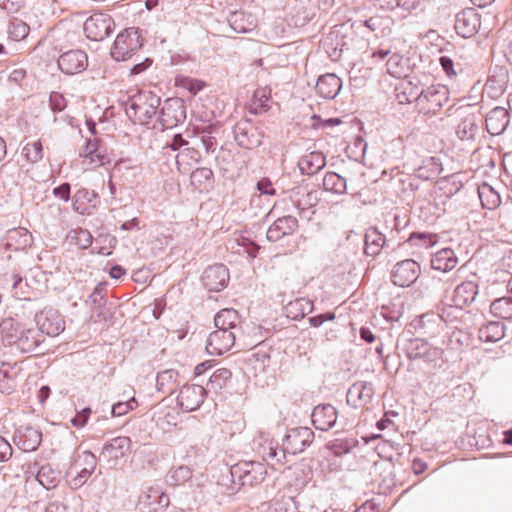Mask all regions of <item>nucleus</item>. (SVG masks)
Masks as SVG:
<instances>
[{
	"instance_id": "7ed1b4c3",
	"label": "nucleus",
	"mask_w": 512,
	"mask_h": 512,
	"mask_svg": "<svg viewBox=\"0 0 512 512\" xmlns=\"http://www.w3.org/2000/svg\"><path fill=\"white\" fill-rule=\"evenodd\" d=\"M398 347L408 359L422 360L432 373L443 370L445 367L446 359L443 349L431 345L422 338L407 337V334L403 333L398 339Z\"/></svg>"
},
{
	"instance_id": "c85d7f7f",
	"label": "nucleus",
	"mask_w": 512,
	"mask_h": 512,
	"mask_svg": "<svg viewBox=\"0 0 512 512\" xmlns=\"http://www.w3.org/2000/svg\"><path fill=\"white\" fill-rule=\"evenodd\" d=\"M97 194L87 188L78 189L72 197V208L79 214H91L96 207Z\"/></svg>"
},
{
	"instance_id": "412c9836",
	"label": "nucleus",
	"mask_w": 512,
	"mask_h": 512,
	"mask_svg": "<svg viewBox=\"0 0 512 512\" xmlns=\"http://www.w3.org/2000/svg\"><path fill=\"white\" fill-rule=\"evenodd\" d=\"M338 418L336 408L331 404H319L314 407L311 420L317 430L328 431L335 426Z\"/></svg>"
},
{
	"instance_id": "c9c22d12",
	"label": "nucleus",
	"mask_w": 512,
	"mask_h": 512,
	"mask_svg": "<svg viewBox=\"0 0 512 512\" xmlns=\"http://www.w3.org/2000/svg\"><path fill=\"white\" fill-rule=\"evenodd\" d=\"M313 302L307 298H298L291 301L286 306L288 317L297 320L304 318L313 311Z\"/></svg>"
},
{
	"instance_id": "ea45409f",
	"label": "nucleus",
	"mask_w": 512,
	"mask_h": 512,
	"mask_svg": "<svg viewBox=\"0 0 512 512\" xmlns=\"http://www.w3.org/2000/svg\"><path fill=\"white\" fill-rule=\"evenodd\" d=\"M178 372L173 369L161 371L157 374L156 388L166 394H172L176 388Z\"/></svg>"
},
{
	"instance_id": "2eb2a0df",
	"label": "nucleus",
	"mask_w": 512,
	"mask_h": 512,
	"mask_svg": "<svg viewBox=\"0 0 512 512\" xmlns=\"http://www.w3.org/2000/svg\"><path fill=\"white\" fill-rule=\"evenodd\" d=\"M58 67L66 75H75L86 70L88 56L80 49L69 50L58 58Z\"/></svg>"
},
{
	"instance_id": "6e6d98bb",
	"label": "nucleus",
	"mask_w": 512,
	"mask_h": 512,
	"mask_svg": "<svg viewBox=\"0 0 512 512\" xmlns=\"http://www.w3.org/2000/svg\"><path fill=\"white\" fill-rule=\"evenodd\" d=\"M386 67L387 72L395 78H401L405 76L403 59L397 54H393L391 57H389L386 63Z\"/></svg>"
},
{
	"instance_id": "473e14b6",
	"label": "nucleus",
	"mask_w": 512,
	"mask_h": 512,
	"mask_svg": "<svg viewBox=\"0 0 512 512\" xmlns=\"http://www.w3.org/2000/svg\"><path fill=\"white\" fill-rule=\"evenodd\" d=\"M386 244V237L375 227H370L366 230L364 236V252L368 256H377L384 245Z\"/></svg>"
},
{
	"instance_id": "a19ab883",
	"label": "nucleus",
	"mask_w": 512,
	"mask_h": 512,
	"mask_svg": "<svg viewBox=\"0 0 512 512\" xmlns=\"http://www.w3.org/2000/svg\"><path fill=\"white\" fill-rule=\"evenodd\" d=\"M36 480L45 489L50 490L55 488L59 482V471L50 464L42 465L37 471Z\"/></svg>"
},
{
	"instance_id": "4468645a",
	"label": "nucleus",
	"mask_w": 512,
	"mask_h": 512,
	"mask_svg": "<svg viewBox=\"0 0 512 512\" xmlns=\"http://www.w3.org/2000/svg\"><path fill=\"white\" fill-rule=\"evenodd\" d=\"M419 274V264L412 259H406L394 266L391 272V280L397 286L408 287L418 279Z\"/></svg>"
},
{
	"instance_id": "dca6fc26",
	"label": "nucleus",
	"mask_w": 512,
	"mask_h": 512,
	"mask_svg": "<svg viewBox=\"0 0 512 512\" xmlns=\"http://www.w3.org/2000/svg\"><path fill=\"white\" fill-rule=\"evenodd\" d=\"M206 396V389L201 385H184L178 394L177 403L184 412L197 410Z\"/></svg>"
},
{
	"instance_id": "774afa93",
	"label": "nucleus",
	"mask_w": 512,
	"mask_h": 512,
	"mask_svg": "<svg viewBox=\"0 0 512 512\" xmlns=\"http://www.w3.org/2000/svg\"><path fill=\"white\" fill-rule=\"evenodd\" d=\"M90 414H91L90 408L86 407V408L82 409L80 412H78L75 415V417H73L71 419L72 425L77 428L83 427L87 423Z\"/></svg>"
},
{
	"instance_id": "cd10ccee",
	"label": "nucleus",
	"mask_w": 512,
	"mask_h": 512,
	"mask_svg": "<svg viewBox=\"0 0 512 512\" xmlns=\"http://www.w3.org/2000/svg\"><path fill=\"white\" fill-rule=\"evenodd\" d=\"M230 28L236 33H248L257 26L256 18L245 11L230 12L227 17Z\"/></svg>"
},
{
	"instance_id": "58836bf2",
	"label": "nucleus",
	"mask_w": 512,
	"mask_h": 512,
	"mask_svg": "<svg viewBox=\"0 0 512 512\" xmlns=\"http://www.w3.org/2000/svg\"><path fill=\"white\" fill-rule=\"evenodd\" d=\"M323 188L327 192L343 195L347 191V180L335 172H327L323 178Z\"/></svg>"
},
{
	"instance_id": "20e7f679",
	"label": "nucleus",
	"mask_w": 512,
	"mask_h": 512,
	"mask_svg": "<svg viewBox=\"0 0 512 512\" xmlns=\"http://www.w3.org/2000/svg\"><path fill=\"white\" fill-rule=\"evenodd\" d=\"M161 98L152 91H139L126 104V114L134 122L148 124L156 115Z\"/></svg>"
},
{
	"instance_id": "72a5a7b5",
	"label": "nucleus",
	"mask_w": 512,
	"mask_h": 512,
	"mask_svg": "<svg viewBox=\"0 0 512 512\" xmlns=\"http://www.w3.org/2000/svg\"><path fill=\"white\" fill-rule=\"evenodd\" d=\"M457 263L458 259L450 248H443L437 251L431 258V267L442 272L454 269Z\"/></svg>"
},
{
	"instance_id": "f704fd0d",
	"label": "nucleus",
	"mask_w": 512,
	"mask_h": 512,
	"mask_svg": "<svg viewBox=\"0 0 512 512\" xmlns=\"http://www.w3.org/2000/svg\"><path fill=\"white\" fill-rule=\"evenodd\" d=\"M479 339L485 342H497L504 335V325L498 321H491L481 326L478 331Z\"/></svg>"
},
{
	"instance_id": "ddd939ff",
	"label": "nucleus",
	"mask_w": 512,
	"mask_h": 512,
	"mask_svg": "<svg viewBox=\"0 0 512 512\" xmlns=\"http://www.w3.org/2000/svg\"><path fill=\"white\" fill-rule=\"evenodd\" d=\"M234 331L214 330L211 332L206 341V351L210 355L219 356L229 351L236 340L240 338Z\"/></svg>"
},
{
	"instance_id": "a18cd8bd",
	"label": "nucleus",
	"mask_w": 512,
	"mask_h": 512,
	"mask_svg": "<svg viewBox=\"0 0 512 512\" xmlns=\"http://www.w3.org/2000/svg\"><path fill=\"white\" fill-rule=\"evenodd\" d=\"M30 28L26 22L18 18H12L9 21L8 33L9 36L16 41L23 40L29 34Z\"/></svg>"
},
{
	"instance_id": "aec40b11",
	"label": "nucleus",
	"mask_w": 512,
	"mask_h": 512,
	"mask_svg": "<svg viewBox=\"0 0 512 512\" xmlns=\"http://www.w3.org/2000/svg\"><path fill=\"white\" fill-rule=\"evenodd\" d=\"M13 441L24 452L35 451L41 444L42 434L36 428L25 425L15 431Z\"/></svg>"
},
{
	"instance_id": "9b49d317",
	"label": "nucleus",
	"mask_w": 512,
	"mask_h": 512,
	"mask_svg": "<svg viewBox=\"0 0 512 512\" xmlns=\"http://www.w3.org/2000/svg\"><path fill=\"white\" fill-rule=\"evenodd\" d=\"M186 119L184 103L179 98L165 100L159 115V121L165 129L173 128Z\"/></svg>"
},
{
	"instance_id": "37998d69",
	"label": "nucleus",
	"mask_w": 512,
	"mask_h": 512,
	"mask_svg": "<svg viewBox=\"0 0 512 512\" xmlns=\"http://www.w3.org/2000/svg\"><path fill=\"white\" fill-rule=\"evenodd\" d=\"M490 312L498 318L512 319V298L501 297L490 305Z\"/></svg>"
},
{
	"instance_id": "338daca9",
	"label": "nucleus",
	"mask_w": 512,
	"mask_h": 512,
	"mask_svg": "<svg viewBox=\"0 0 512 512\" xmlns=\"http://www.w3.org/2000/svg\"><path fill=\"white\" fill-rule=\"evenodd\" d=\"M189 145V141L184 138L182 134H175L170 142H167L166 146L174 151L180 152L183 148Z\"/></svg>"
},
{
	"instance_id": "9d476101",
	"label": "nucleus",
	"mask_w": 512,
	"mask_h": 512,
	"mask_svg": "<svg viewBox=\"0 0 512 512\" xmlns=\"http://www.w3.org/2000/svg\"><path fill=\"white\" fill-rule=\"evenodd\" d=\"M37 329L44 334L55 337L65 329V321L59 311L52 307H46L35 315Z\"/></svg>"
},
{
	"instance_id": "6ab92c4d",
	"label": "nucleus",
	"mask_w": 512,
	"mask_h": 512,
	"mask_svg": "<svg viewBox=\"0 0 512 512\" xmlns=\"http://www.w3.org/2000/svg\"><path fill=\"white\" fill-rule=\"evenodd\" d=\"M232 476L238 475L242 485H254L264 480L266 470L261 463L245 462L231 469Z\"/></svg>"
},
{
	"instance_id": "4be33fe9",
	"label": "nucleus",
	"mask_w": 512,
	"mask_h": 512,
	"mask_svg": "<svg viewBox=\"0 0 512 512\" xmlns=\"http://www.w3.org/2000/svg\"><path fill=\"white\" fill-rule=\"evenodd\" d=\"M374 395L373 384L366 381L355 382L346 395L347 403L355 408L364 407L371 402Z\"/></svg>"
},
{
	"instance_id": "f8f14e48",
	"label": "nucleus",
	"mask_w": 512,
	"mask_h": 512,
	"mask_svg": "<svg viewBox=\"0 0 512 512\" xmlns=\"http://www.w3.org/2000/svg\"><path fill=\"white\" fill-rule=\"evenodd\" d=\"M168 505L169 497L157 487H148L139 496L141 512H165Z\"/></svg>"
},
{
	"instance_id": "5fc2aeb1",
	"label": "nucleus",
	"mask_w": 512,
	"mask_h": 512,
	"mask_svg": "<svg viewBox=\"0 0 512 512\" xmlns=\"http://www.w3.org/2000/svg\"><path fill=\"white\" fill-rule=\"evenodd\" d=\"M411 245H416L423 248H429L433 246L437 240L436 235L429 233H412L407 239Z\"/></svg>"
},
{
	"instance_id": "e433bc0d",
	"label": "nucleus",
	"mask_w": 512,
	"mask_h": 512,
	"mask_svg": "<svg viewBox=\"0 0 512 512\" xmlns=\"http://www.w3.org/2000/svg\"><path fill=\"white\" fill-rule=\"evenodd\" d=\"M478 196L482 207L488 210L496 209L501 203L499 193L488 183H483L478 187Z\"/></svg>"
},
{
	"instance_id": "4c0bfd02",
	"label": "nucleus",
	"mask_w": 512,
	"mask_h": 512,
	"mask_svg": "<svg viewBox=\"0 0 512 512\" xmlns=\"http://www.w3.org/2000/svg\"><path fill=\"white\" fill-rule=\"evenodd\" d=\"M190 180L195 189L208 190L213 185V171L207 167L197 168L191 173Z\"/></svg>"
},
{
	"instance_id": "0eeeda50",
	"label": "nucleus",
	"mask_w": 512,
	"mask_h": 512,
	"mask_svg": "<svg viewBox=\"0 0 512 512\" xmlns=\"http://www.w3.org/2000/svg\"><path fill=\"white\" fill-rule=\"evenodd\" d=\"M233 133L237 144L245 149H253L260 146L264 138L262 126L249 119L237 122Z\"/></svg>"
},
{
	"instance_id": "8fccbe9b",
	"label": "nucleus",
	"mask_w": 512,
	"mask_h": 512,
	"mask_svg": "<svg viewBox=\"0 0 512 512\" xmlns=\"http://www.w3.org/2000/svg\"><path fill=\"white\" fill-rule=\"evenodd\" d=\"M200 158H201L200 152L196 148L190 147L188 145L187 147L180 150V152H178V154L176 156V163L179 166H181V165L190 166L193 163L198 162L200 160Z\"/></svg>"
},
{
	"instance_id": "052dcab7",
	"label": "nucleus",
	"mask_w": 512,
	"mask_h": 512,
	"mask_svg": "<svg viewBox=\"0 0 512 512\" xmlns=\"http://www.w3.org/2000/svg\"><path fill=\"white\" fill-rule=\"evenodd\" d=\"M70 236L75 243L82 249L88 248L92 244V235L88 230L78 229L70 232Z\"/></svg>"
},
{
	"instance_id": "b1692460",
	"label": "nucleus",
	"mask_w": 512,
	"mask_h": 512,
	"mask_svg": "<svg viewBox=\"0 0 512 512\" xmlns=\"http://www.w3.org/2000/svg\"><path fill=\"white\" fill-rule=\"evenodd\" d=\"M298 228V220L290 215L279 217L267 230V239L276 242L285 236L292 235Z\"/></svg>"
},
{
	"instance_id": "f257e3e1",
	"label": "nucleus",
	"mask_w": 512,
	"mask_h": 512,
	"mask_svg": "<svg viewBox=\"0 0 512 512\" xmlns=\"http://www.w3.org/2000/svg\"><path fill=\"white\" fill-rule=\"evenodd\" d=\"M0 333L5 345L21 353H44L45 336L37 328L26 327L12 317L0 322Z\"/></svg>"
},
{
	"instance_id": "680f3d73",
	"label": "nucleus",
	"mask_w": 512,
	"mask_h": 512,
	"mask_svg": "<svg viewBox=\"0 0 512 512\" xmlns=\"http://www.w3.org/2000/svg\"><path fill=\"white\" fill-rule=\"evenodd\" d=\"M269 355L266 352L260 350L253 352L248 358V363L254 365L255 369L264 370L269 362Z\"/></svg>"
},
{
	"instance_id": "2f4dec72",
	"label": "nucleus",
	"mask_w": 512,
	"mask_h": 512,
	"mask_svg": "<svg viewBox=\"0 0 512 512\" xmlns=\"http://www.w3.org/2000/svg\"><path fill=\"white\" fill-rule=\"evenodd\" d=\"M32 235L25 228H14L7 232L5 247L10 250H23L31 244Z\"/></svg>"
},
{
	"instance_id": "864d4df0",
	"label": "nucleus",
	"mask_w": 512,
	"mask_h": 512,
	"mask_svg": "<svg viewBox=\"0 0 512 512\" xmlns=\"http://www.w3.org/2000/svg\"><path fill=\"white\" fill-rule=\"evenodd\" d=\"M317 192L309 191L304 194L297 200H295V204L299 210L300 215L304 214L307 210L314 207L318 202Z\"/></svg>"
},
{
	"instance_id": "13d9d810",
	"label": "nucleus",
	"mask_w": 512,
	"mask_h": 512,
	"mask_svg": "<svg viewBox=\"0 0 512 512\" xmlns=\"http://www.w3.org/2000/svg\"><path fill=\"white\" fill-rule=\"evenodd\" d=\"M138 406L137 400L132 397L127 401H120L112 406L111 414L114 417H119L127 414L129 411L135 409Z\"/></svg>"
},
{
	"instance_id": "c756f323",
	"label": "nucleus",
	"mask_w": 512,
	"mask_h": 512,
	"mask_svg": "<svg viewBox=\"0 0 512 512\" xmlns=\"http://www.w3.org/2000/svg\"><path fill=\"white\" fill-rule=\"evenodd\" d=\"M341 87V79L333 73H327L319 77L316 92L325 99H333L338 95Z\"/></svg>"
},
{
	"instance_id": "a211bd4d",
	"label": "nucleus",
	"mask_w": 512,
	"mask_h": 512,
	"mask_svg": "<svg viewBox=\"0 0 512 512\" xmlns=\"http://www.w3.org/2000/svg\"><path fill=\"white\" fill-rule=\"evenodd\" d=\"M229 278L227 267L223 264H215L204 270L201 279L206 289L218 292L227 286Z\"/></svg>"
},
{
	"instance_id": "bb28decb",
	"label": "nucleus",
	"mask_w": 512,
	"mask_h": 512,
	"mask_svg": "<svg viewBox=\"0 0 512 512\" xmlns=\"http://www.w3.org/2000/svg\"><path fill=\"white\" fill-rule=\"evenodd\" d=\"M485 123L488 133L500 135L509 124V111L503 107H495L487 114Z\"/></svg>"
},
{
	"instance_id": "0e129e2a",
	"label": "nucleus",
	"mask_w": 512,
	"mask_h": 512,
	"mask_svg": "<svg viewBox=\"0 0 512 512\" xmlns=\"http://www.w3.org/2000/svg\"><path fill=\"white\" fill-rule=\"evenodd\" d=\"M52 194L56 198H58L64 202H68L71 198V195H70L71 194V185L67 182L62 183L61 185L53 188Z\"/></svg>"
},
{
	"instance_id": "39448f33",
	"label": "nucleus",
	"mask_w": 512,
	"mask_h": 512,
	"mask_svg": "<svg viewBox=\"0 0 512 512\" xmlns=\"http://www.w3.org/2000/svg\"><path fill=\"white\" fill-rule=\"evenodd\" d=\"M412 90V87H409ZM403 92L404 99L400 98V102L404 100L408 103L416 102L417 107L424 114H436L443 105L448 101V90L445 86L432 85L426 89H422L420 93Z\"/></svg>"
},
{
	"instance_id": "c03bdc74",
	"label": "nucleus",
	"mask_w": 512,
	"mask_h": 512,
	"mask_svg": "<svg viewBox=\"0 0 512 512\" xmlns=\"http://www.w3.org/2000/svg\"><path fill=\"white\" fill-rule=\"evenodd\" d=\"M232 372L227 368H219L210 376L207 387L209 390L218 391L224 388L231 379Z\"/></svg>"
},
{
	"instance_id": "6e6552de",
	"label": "nucleus",
	"mask_w": 512,
	"mask_h": 512,
	"mask_svg": "<svg viewBox=\"0 0 512 512\" xmlns=\"http://www.w3.org/2000/svg\"><path fill=\"white\" fill-rule=\"evenodd\" d=\"M131 450V440L126 436H118L107 443L100 453V461H104L108 468L116 469L120 461L125 458Z\"/></svg>"
},
{
	"instance_id": "49530a36",
	"label": "nucleus",
	"mask_w": 512,
	"mask_h": 512,
	"mask_svg": "<svg viewBox=\"0 0 512 512\" xmlns=\"http://www.w3.org/2000/svg\"><path fill=\"white\" fill-rule=\"evenodd\" d=\"M478 130V126L473 117L463 119L456 128V134L461 140L473 139Z\"/></svg>"
},
{
	"instance_id": "1a4fd4ad",
	"label": "nucleus",
	"mask_w": 512,
	"mask_h": 512,
	"mask_svg": "<svg viewBox=\"0 0 512 512\" xmlns=\"http://www.w3.org/2000/svg\"><path fill=\"white\" fill-rule=\"evenodd\" d=\"M86 37L93 41H102L114 30V21L106 13H94L84 23Z\"/></svg>"
},
{
	"instance_id": "e2e57ef3",
	"label": "nucleus",
	"mask_w": 512,
	"mask_h": 512,
	"mask_svg": "<svg viewBox=\"0 0 512 512\" xmlns=\"http://www.w3.org/2000/svg\"><path fill=\"white\" fill-rule=\"evenodd\" d=\"M49 104L54 112H61L66 108V99L58 92H52L49 98Z\"/></svg>"
},
{
	"instance_id": "79ce46f5",
	"label": "nucleus",
	"mask_w": 512,
	"mask_h": 512,
	"mask_svg": "<svg viewBox=\"0 0 512 512\" xmlns=\"http://www.w3.org/2000/svg\"><path fill=\"white\" fill-rule=\"evenodd\" d=\"M80 156L89 158L92 163L99 162L103 164L104 150L102 149L101 142L97 138L88 139L80 152Z\"/></svg>"
},
{
	"instance_id": "69168bd1",
	"label": "nucleus",
	"mask_w": 512,
	"mask_h": 512,
	"mask_svg": "<svg viewBox=\"0 0 512 512\" xmlns=\"http://www.w3.org/2000/svg\"><path fill=\"white\" fill-rule=\"evenodd\" d=\"M82 460V468H85L88 472H94L97 465L96 456L90 451H84L80 456Z\"/></svg>"
},
{
	"instance_id": "f03ea898",
	"label": "nucleus",
	"mask_w": 512,
	"mask_h": 512,
	"mask_svg": "<svg viewBox=\"0 0 512 512\" xmlns=\"http://www.w3.org/2000/svg\"><path fill=\"white\" fill-rule=\"evenodd\" d=\"M314 440V432L308 427L290 429L285 435L281 447L270 441L267 447H263V460L271 465L283 463L286 455H296L305 450Z\"/></svg>"
},
{
	"instance_id": "a878e982",
	"label": "nucleus",
	"mask_w": 512,
	"mask_h": 512,
	"mask_svg": "<svg viewBox=\"0 0 512 512\" xmlns=\"http://www.w3.org/2000/svg\"><path fill=\"white\" fill-rule=\"evenodd\" d=\"M214 324L217 330H228L236 332V335H242L241 318L235 309H222L215 318Z\"/></svg>"
},
{
	"instance_id": "5701e85b",
	"label": "nucleus",
	"mask_w": 512,
	"mask_h": 512,
	"mask_svg": "<svg viewBox=\"0 0 512 512\" xmlns=\"http://www.w3.org/2000/svg\"><path fill=\"white\" fill-rule=\"evenodd\" d=\"M439 62L448 77H457L458 75H469L476 68V61L473 57H466L465 63L458 58L441 56Z\"/></svg>"
},
{
	"instance_id": "4d7b16f0",
	"label": "nucleus",
	"mask_w": 512,
	"mask_h": 512,
	"mask_svg": "<svg viewBox=\"0 0 512 512\" xmlns=\"http://www.w3.org/2000/svg\"><path fill=\"white\" fill-rule=\"evenodd\" d=\"M192 477V471L188 466H179L169 474V482L173 485L184 484Z\"/></svg>"
},
{
	"instance_id": "603ef678",
	"label": "nucleus",
	"mask_w": 512,
	"mask_h": 512,
	"mask_svg": "<svg viewBox=\"0 0 512 512\" xmlns=\"http://www.w3.org/2000/svg\"><path fill=\"white\" fill-rule=\"evenodd\" d=\"M269 100L270 96L266 93L265 89L256 90L254 93L253 102L251 104V112L255 114L266 112L269 108Z\"/></svg>"
},
{
	"instance_id": "09e8293b",
	"label": "nucleus",
	"mask_w": 512,
	"mask_h": 512,
	"mask_svg": "<svg viewBox=\"0 0 512 512\" xmlns=\"http://www.w3.org/2000/svg\"><path fill=\"white\" fill-rule=\"evenodd\" d=\"M78 465L76 464L71 470L68 472L69 476H72L69 480L70 487L72 489H78L82 487L93 474L92 472H88L85 468L78 469Z\"/></svg>"
},
{
	"instance_id": "bf43d9fd",
	"label": "nucleus",
	"mask_w": 512,
	"mask_h": 512,
	"mask_svg": "<svg viewBox=\"0 0 512 512\" xmlns=\"http://www.w3.org/2000/svg\"><path fill=\"white\" fill-rule=\"evenodd\" d=\"M484 91L489 97L496 98L504 93L505 82L498 81L494 77H491L487 80Z\"/></svg>"
},
{
	"instance_id": "7c9ffc66",
	"label": "nucleus",
	"mask_w": 512,
	"mask_h": 512,
	"mask_svg": "<svg viewBox=\"0 0 512 512\" xmlns=\"http://www.w3.org/2000/svg\"><path fill=\"white\" fill-rule=\"evenodd\" d=\"M326 165V156L320 151H312L303 155L298 167L302 174L313 175L322 170Z\"/></svg>"
},
{
	"instance_id": "3c124183",
	"label": "nucleus",
	"mask_w": 512,
	"mask_h": 512,
	"mask_svg": "<svg viewBox=\"0 0 512 512\" xmlns=\"http://www.w3.org/2000/svg\"><path fill=\"white\" fill-rule=\"evenodd\" d=\"M355 445L356 441L353 438H346L330 441L327 447L333 454L340 456L348 453Z\"/></svg>"
},
{
	"instance_id": "393cba45",
	"label": "nucleus",
	"mask_w": 512,
	"mask_h": 512,
	"mask_svg": "<svg viewBox=\"0 0 512 512\" xmlns=\"http://www.w3.org/2000/svg\"><path fill=\"white\" fill-rule=\"evenodd\" d=\"M478 294V285L473 281H464L457 285L451 298L452 305L456 308H463L471 304Z\"/></svg>"
},
{
	"instance_id": "423d86ee",
	"label": "nucleus",
	"mask_w": 512,
	"mask_h": 512,
	"mask_svg": "<svg viewBox=\"0 0 512 512\" xmlns=\"http://www.w3.org/2000/svg\"><path fill=\"white\" fill-rule=\"evenodd\" d=\"M143 45L139 30L131 27L120 32L111 49V57L117 61L131 58Z\"/></svg>"
},
{
	"instance_id": "f3484780",
	"label": "nucleus",
	"mask_w": 512,
	"mask_h": 512,
	"mask_svg": "<svg viewBox=\"0 0 512 512\" xmlns=\"http://www.w3.org/2000/svg\"><path fill=\"white\" fill-rule=\"evenodd\" d=\"M480 24V15L477 11L467 8L456 14L454 28L461 37L470 38L477 33Z\"/></svg>"
},
{
	"instance_id": "de8ad7c7",
	"label": "nucleus",
	"mask_w": 512,
	"mask_h": 512,
	"mask_svg": "<svg viewBox=\"0 0 512 512\" xmlns=\"http://www.w3.org/2000/svg\"><path fill=\"white\" fill-rule=\"evenodd\" d=\"M22 155L30 163H37L43 158V146L41 141L27 143L22 149Z\"/></svg>"
}]
</instances>
